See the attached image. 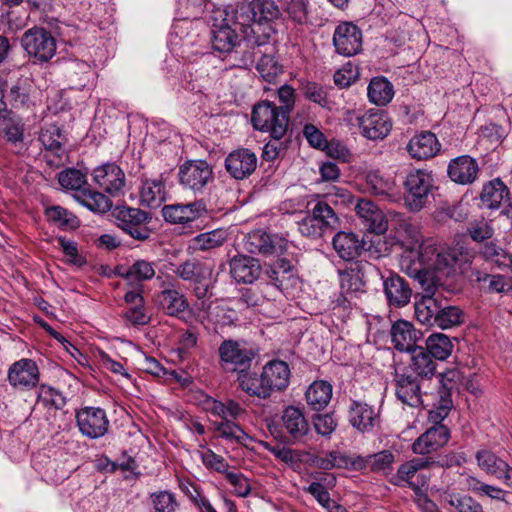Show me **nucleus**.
<instances>
[{"instance_id": "obj_1", "label": "nucleus", "mask_w": 512, "mask_h": 512, "mask_svg": "<svg viewBox=\"0 0 512 512\" xmlns=\"http://www.w3.org/2000/svg\"><path fill=\"white\" fill-rule=\"evenodd\" d=\"M235 25L240 27L247 43L262 47L269 43L274 32L271 22L277 19L281 12L273 0H252L237 2L232 9Z\"/></svg>"}, {"instance_id": "obj_2", "label": "nucleus", "mask_w": 512, "mask_h": 512, "mask_svg": "<svg viewBox=\"0 0 512 512\" xmlns=\"http://www.w3.org/2000/svg\"><path fill=\"white\" fill-rule=\"evenodd\" d=\"M467 260L463 247L440 249L433 238H427L418 250L417 259L411 256L400 258L402 271L414 278H421L432 272L449 276L455 265Z\"/></svg>"}, {"instance_id": "obj_3", "label": "nucleus", "mask_w": 512, "mask_h": 512, "mask_svg": "<svg viewBox=\"0 0 512 512\" xmlns=\"http://www.w3.org/2000/svg\"><path fill=\"white\" fill-rule=\"evenodd\" d=\"M290 379V368L282 360L266 363L260 374L247 372L238 375L239 387L249 396L267 399L275 391L284 390Z\"/></svg>"}, {"instance_id": "obj_4", "label": "nucleus", "mask_w": 512, "mask_h": 512, "mask_svg": "<svg viewBox=\"0 0 512 512\" xmlns=\"http://www.w3.org/2000/svg\"><path fill=\"white\" fill-rule=\"evenodd\" d=\"M371 270H374V266L363 261L350 263L345 269L338 270L341 294L336 299L337 306L344 309L357 306L356 300L365 293V276Z\"/></svg>"}, {"instance_id": "obj_5", "label": "nucleus", "mask_w": 512, "mask_h": 512, "mask_svg": "<svg viewBox=\"0 0 512 512\" xmlns=\"http://www.w3.org/2000/svg\"><path fill=\"white\" fill-rule=\"evenodd\" d=\"M301 235L317 239L331 233L339 225V218L334 209L325 201H317L311 212L297 222Z\"/></svg>"}, {"instance_id": "obj_6", "label": "nucleus", "mask_w": 512, "mask_h": 512, "mask_svg": "<svg viewBox=\"0 0 512 512\" xmlns=\"http://www.w3.org/2000/svg\"><path fill=\"white\" fill-rule=\"evenodd\" d=\"M251 121L256 130L269 133L275 140H280L286 134L289 125V117L268 100L254 105Z\"/></svg>"}, {"instance_id": "obj_7", "label": "nucleus", "mask_w": 512, "mask_h": 512, "mask_svg": "<svg viewBox=\"0 0 512 512\" xmlns=\"http://www.w3.org/2000/svg\"><path fill=\"white\" fill-rule=\"evenodd\" d=\"M21 46L33 58L34 63L48 62L56 54V39L42 27H33L24 32Z\"/></svg>"}, {"instance_id": "obj_8", "label": "nucleus", "mask_w": 512, "mask_h": 512, "mask_svg": "<svg viewBox=\"0 0 512 512\" xmlns=\"http://www.w3.org/2000/svg\"><path fill=\"white\" fill-rule=\"evenodd\" d=\"M117 227L126 232L132 238L145 241L150 237V229L147 223L151 216L145 211L128 206H118L113 211Z\"/></svg>"}, {"instance_id": "obj_9", "label": "nucleus", "mask_w": 512, "mask_h": 512, "mask_svg": "<svg viewBox=\"0 0 512 512\" xmlns=\"http://www.w3.org/2000/svg\"><path fill=\"white\" fill-rule=\"evenodd\" d=\"M433 187L432 175L424 170L411 171L404 181L405 203L409 210L420 211L427 203Z\"/></svg>"}, {"instance_id": "obj_10", "label": "nucleus", "mask_w": 512, "mask_h": 512, "mask_svg": "<svg viewBox=\"0 0 512 512\" xmlns=\"http://www.w3.org/2000/svg\"><path fill=\"white\" fill-rule=\"evenodd\" d=\"M213 178V169L205 160H187L178 170L180 185L194 193L202 192Z\"/></svg>"}, {"instance_id": "obj_11", "label": "nucleus", "mask_w": 512, "mask_h": 512, "mask_svg": "<svg viewBox=\"0 0 512 512\" xmlns=\"http://www.w3.org/2000/svg\"><path fill=\"white\" fill-rule=\"evenodd\" d=\"M430 462L424 458H414L403 463L397 470L394 484L407 485L415 494L426 491L429 484L430 474L426 470Z\"/></svg>"}, {"instance_id": "obj_12", "label": "nucleus", "mask_w": 512, "mask_h": 512, "mask_svg": "<svg viewBox=\"0 0 512 512\" xmlns=\"http://www.w3.org/2000/svg\"><path fill=\"white\" fill-rule=\"evenodd\" d=\"M75 418L80 433L89 439H99L109 430L106 411L100 407H83L76 412Z\"/></svg>"}, {"instance_id": "obj_13", "label": "nucleus", "mask_w": 512, "mask_h": 512, "mask_svg": "<svg viewBox=\"0 0 512 512\" xmlns=\"http://www.w3.org/2000/svg\"><path fill=\"white\" fill-rule=\"evenodd\" d=\"M393 384L395 395L402 404L414 408L423 404L420 380L410 370L396 369Z\"/></svg>"}, {"instance_id": "obj_14", "label": "nucleus", "mask_w": 512, "mask_h": 512, "mask_svg": "<svg viewBox=\"0 0 512 512\" xmlns=\"http://www.w3.org/2000/svg\"><path fill=\"white\" fill-rule=\"evenodd\" d=\"M93 182L112 197L123 194L126 185L124 171L115 163L107 162L96 167L92 173Z\"/></svg>"}, {"instance_id": "obj_15", "label": "nucleus", "mask_w": 512, "mask_h": 512, "mask_svg": "<svg viewBox=\"0 0 512 512\" xmlns=\"http://www.w3.org/2000/svg\"><path fill=\"white\" fill-rule=\"evenodd\" d=\"M333 45L338 54L351 57L362 50V32L352 22H342L335 28Z\"/></svg>"}, {"instance_id": "obj_16", "label": "nucleus", "mask_w": 512, "mask_h": 512, "mask_svg": "<svg viewBox=\"0 0 512 512\" xmlns=\"http://www.w3.org/2000/svg\"><path fill=\"white\" fill-rule=\"evenodd\" d=\"M395 239L405 250L401 258L409 255L411 259H417L420 246L427 240L423 237L420 226L409 219H399L397 221Z\"/></svg>"}, {"instance_id": "obj_17", "label": "nucleus", "mask_w": 512, "mask_h": 512, "mask_svg": "<svg viewBox=\"0 0 512 512\" xmlns=\"http://www.w3.org/2000/svg\"><path fill=\"white\" fill-rule=\"evenodd\" d=\"M257 164L256 154L248 148L235 149L225 158V169L236 180H244L251 176L256 170Z\"/></svg>"}, {"instance_id": "obj_18", "label": "nucleus", "mask_w": 512, "mask_h": 512, "mask_svg": "<svg viewBox=\"0 0 512 512\" xmlns=\"http://www.w3.org/2000/svg\"><path fill=\"white\" fill-rule=\"evenodd\" d=\"M7 379L15 389L30 390L39 382L38 366L33 360L22 358L10 365Z\"/></svg>"}, {"instance_id": "obj_19", "label": "nucleus", "mask_w": 512, "mask_h": 512, "mask_svg": "<svg viewBox=\"0 0 512 512\" xmlns=\"http://www.w3.org/2000/svg\"><path fill=\"white\" fill-rule=\"evenodd\" d=\"M139 203L142 206L156 209L159 208L167 199L166 183L163 175L149 177L146 173L140 176L139 185Z\"/></svg>"}, {"instance_id": "obj_20", "label": "nucleus", "mask_w": 512, "mask_h": 512, "mask_svg": "<svg viewBox=\"0 0 512 512\" xmlns=\"http://www.w3.org/2000/svg\"><path fill=\"white\" fill-rule=\"evenodd\" d=\"M219 355L225 365H232L234 370H239V374H242L247 373L245 370L249 368L255 352L244 343L225 340L219 347Z\"/></svg>"}, {"instance_id": "obj_21", "label": "nucleus", "mask_w": 512, "mask_h": 512, "mask_svg": "<svg viewBox=\"0 0 512 512\" xmlns=\"http://www.w3.org/2000/svg\"><path fill=\"white\" fill-rule=\"evenodd\" d=\"M357 124L364 137L370 140L385 138L392 128L389 117L380 110L370 109L361 116H357Z\"/></svg>"}, {"instance_id": "obj_22", "label": "nucleus", "mask_w": 512, "mask_h": 512, "mask_svg": "<svg viewBox=\"0 0 512 512\" xmlns=\"http://www.w3.org/2000/svg\"><path fill=\"white\" fill-rule=\"evenodd\" d=\"M311 463L321 470H332L335 468L360 470L365 466L364 457H351L339 450H332L315 455L311 458Z\"/></svg>"}, {"instance_id": "obj_23", "label": "nucleus", "mask_w": 512, "mask_h": 512, "mask_svg": "<svg viewBox=\"0 0 512 512\" xmlns=\"http://www.w3.org/2000/svg\"><path fill=\"white\" fill-rule=\"evenodd\" d=\"M157 280L161 281L160 287L162 288L155 295V303L157 306L169 316H179L185 312L188 307V301L185 296L173 287L172 283L167 284L162 280V276L158 275Z\"/></svg>"}, {"instance_id": "obj_24", "label": "nucleus", "mask_w": 512, "mask_h": 512, "mask_svg": "<svg viewBox=\"0 0 512 512\" xmlns=\"http://www.w3.org/2000/svg\"><path fill=\"white\" fill-rule=\"evenodd\" d=\"M206 213V205L201 200L188 204L166 205L162 209V215L167 222L182 225L194 222L205 216Z\"/></svg>"}, {"instance_id": "obj_25", "label": "nucleus", "mask_w": 512, "mask_h": 512, "mask_svg": "<svg viewBox=\"0 0 512 512\" xmlns=\"http://www.w3.org/2000/svg\"><path fill=\"white\" fill-rule=\"evenodd\" d=\"M349 423L361 433L371 432L380 424L379 412L371 405L352 400L348 409Z\"/></svg>"}, {"instance_id": "obj_26", "label": "nucleus", "mask_w": 512, "mask_h": 512, "mask_svg": "<svg viewBox=\"0 0 512 512\" xmlns=\"http://www.w3.org/2000/svg\"><path fill=\"white\" fill-rule=\"evenodd\" d=\"M287 243L278 236H271L263 230L257 229L245 237V249L252 254L271 255L286 249Z\"/></svg>"}, {"instance_id": "obj_27", "label": "nucleus", "mask_w": 512, "mask_h": 512, "mask_svg": "<svg viewBox=\"0 0 512 512\" xmlns=\"http://www.w3.org/2000/svg\"><path fill=\"white\" fill-rule=\"evenodd\" d=\"M231 277L237 283L252 284L262 273V267L259 260L238 254L229 261Z\"/></svg>"}, {"instance_id": "obj_28", "label": "nucleus", "mask_w": 512, "mask_h": 512, "mask_svg": "<svg viewBox=\"0 0 512 512\" xmlns=\"http://www.w3.org/2000/svg\"><path fill=\"white\" fill-rule=\"evenodd\" d=\"M450 438V431L445 425H434L427 429L412 444L416 454H430L443 447Z\"/></svg>"}, {"instance_id": "obj_29", "label": "nucleus", "mask_w": 512, "mask_h": 512, "mask_svg": "<svg viewBox=\"0 0 512 512\" xmlns=\"http://www.w3.org/2000/svg\"><path fill=\"white\" fill-rule=\"evenodd\" d=\"M390 336L396 350L411 352L417 348L416 343L422 338V333L412 323L406 320H398L392 324Z\"/></svg>"}, {"instance_id": "obj_30", "label": "nucleus", "mask_w": 512, "mask_h": 512, "mask_svg": "<svg viewBox=\"0 0 512 512\" xmlns=\"http://www.w3.org/2000/svg\"><path fill=\"white\" fill-rule=\"evenodd\" d=\"M441 144L436 135L430 131H423L414 135L407 144V151L413 159L427 160L437 155Z\"/></svg>"}, {"instance_id": "obj_31", "label": "nucleus", "mask_w": 512, "mask_h": 512, "mask_svg": "<svg viewBox=\"0 0 512 512\" xmlns=\"http://www.w3.org/2000/svg\"><path fill=\"white\" fill-rule=\"evenodd\" d=\"M477 161L469 155H462L452 159L448 165V176L461 185L473 183L479 173Z\"/></svg>"}, {"instance_id": "obj_32", "label": "nucleus", "mask_w": 512, "mask_h": 512, "mask_svg": "<svg viewBox=\"0 0 512 512\" xmlns=\"http://www.w3.org/2000/svg\"><path fill=\"white\" fill-rule=\"evenodd\" d=\"M39 141L49 154H46L47 162L59 165L65 156L63 148L64 136L58 126L51 124L43 128L39 135Z\"/></svg>"}, {"instance_id": "obj_33", "label": "nucleus", "mask_w": 512, "mask_h": 512, "mask_svg": "<svg viewBox=\"0 0 512 512\" xmlns=\"http://www.w3.org/2000/svg\"><path fill=\"white\" fill-rule=\"evenodd\" d=\"M355 211L368 231L381 234L387 230L384 213L371 200L359 199L355 205Z\"/></svg>"}, {"instance_id": "obj_34", "label": "nucleus", "mask_w": 512, "mask_h": 512, "mask_svg": "<svg viewBox=\"0 0 512 512\" xmlns=\"http://www.w3.org/2000/svg\"><path fill=\"white\" fill-rule=\"evenodd\" d=\"M383 287L390 306L403 307L409 303L412 291L408 283L399 275L390 273L384 278Z\"/></svg>"}, {"instance_id": "obj_35", "label": "nucleus", "mask_w": 512, "mask_h": 512, "mask_svg": "<svg viewBox=\"0 0 512 512\" xmlns=\"http://www.w3.org/2000/svg\"><path fill=\"white\" fill-rule=\"evenodd\" d=\"M509 194L508 187L500 178L492 179L482 186L479 194L480 207L489 210L499 209Z\"/></svg>"}, {"instance_id": "obj_36", "label": "nucleus", "mask_w": 512, "mask_h": 512, "mask_svg": "<svg viewBox=\"0 0 512 512\" xmlns=\"http://www.w3.org/2000/svg\"><path fill=\"white\" fill-rule=\"evenodd\" d=\"M332 244L340 258L352 261L364 250L365 242L352 232L340 231L333 237Z\"/></svg>"}, {"instance_id": "obj_37", "label": "nucleus", "mask_w": 512, "mask_h": 512, "mask_svg": "<svg viewBox=\"0 0 512 512\" xmlns=\"http://www.w3.org/2000/svg\"><path fill=\"white\" fill-rule=\"evenodd\" d=\"M303 136L312 147L326 151L331 157L344 158L348 153L343 145L327 141L324 134L313 124H306L304 126Z\"/></svg>"}, {"instance_id": "obj_38", "label": "nucleus", "mask_w": 512, "mask_h": 512, "mask_svg": "<svg viewBox=\"0 0 512 512\" xmlns=\"http://www.w3.org/2000/svg\"><path fill=\"white\" fill-rule=\"evenodd\" d=\"M282 426L293 442L302 441L310 430L301 410L294 406H288L283 411Z\"/></svg>"}, {"instance_id": "obj_39", "label": "nucleus", "mask_w": 512, "mask_h": 512, "mask_svg": "<svg viewBox=\"0 0 512 512\" xmlns=\"http://www.w3.org/2000/svg\"><path fill=\"white\" fill-rule=\"evenodd\" d=\"M238 43V35L226 23V18L220 25L213 24L211 29V45L215 51L229 53Z\"/></svg>"}, {"instance_id": "obj_40", "label": "nucleus", "mask_w": 512, "mask_h": 512, "mask_svg": "<svg viewBox=\"0 0 512 512\" xmlns=\"http://www.w3.org/2000/svg\"><path fill=\"white\" fill-rule=\"evenodd\" d=\"M173 272L183 281L201 284L210 275L211 270L197 259H188L177 265Z\"/></svg>"}, {"instance_id": "obj_41", "label": "nucleus", "mask_w": 512, "mask_h": 512, "mask_svg": "<svg viewBox=\"0 0 512 512\" xmlns=\"http://www.w3.org/2000/svg\"><path fill=\"white\" fill-rule=\"evenodd\" d=\"M366 189L373 195L389 200H394L397 196L394 179L382 175L379 171H372L366 175Z\"/></svg>"}, {"instance_id": "obj_42", "label": "nucleus", "mask_w": 512, "mask_h": 512, "mask_svg": "<svg viewBox=\"0 0 512 512\" xmlns=\"http://www.w3.org/2000/svg\"><path fill=\"white\" fill-rule=\"evenodd\" d=\"M406 368L418 378H431L436 371V363L423 347H417L411 351V362Z\"/></svg>"}, {"instance_id": "obj_43", "label": "nucleus", "mask_w": 512, "mask_h": 512, "mask_svg": "<svg viewBox=\"0 0 512 512\" xmlns=\"http://www.w3.org/2000/svg\"><path fill=\"white\" fill-rule=\"evenodd\" d=\"M332 397V386L330 383L320 380L313 382L305 393L308 406L315 411L323 410Z\"/></svg>"}, {"instance_id": "obj_44", "label": "nucleus", "mask_w": 512, "mask_h": 512, "mask_svg": "<svg viewBox=\"0 0 512 512\" xmlns=\"http://www.w3.org/2000/svg\"><path fill=\"white\" fill-rule=\"evenodd\" d=\"M228 239V231L224 228L213 229L200 233L191 240L195 251H209L221 247Z\"/></svg>"}, {"instance_id": "obj_45", "label": "nucleus", "mask_w": 512, "mask_h": 512, "mask_svg": "<svg viewBox=\"0 0 512 512\" xmlns=\"http://www.w3.org/2000/svg\"><path fill=\"white\" fill-rule=\"evenodd\" d=\"M367 95L370 102L385 106L393 99V85L385 77H374L368 85Z\"/></svg>"}, {"instance_id": "obj_46", "label": "nucleus", "mask_w": 512, "mask_h": 512, "mask_svg": "<svg viewBox=\"0 0 512 512\" xmlns=\"http://www.w3.org/2000/svg\"><path fill=\"white\" fill-rule=\"evenodd\" d=\"M478 466L487 474L493 475L498 479H502L511 467L507 462L499 458L496 454L489 450H480L476 454Z\"/></svg>"}, {"instance_id": "obj_47", "label": "nucleus", "mask_w": 512, "mask_h": 512, "mask_svg": "<svg viewBox=\"0 0 512 512\" xmlns=\"http://www.w3.org/2000/svg\"><path fill=\"white\" fill-rule=\"evenodd\" d=\"M75 199L84 207L92 212L104 213L108 211L111 206V200L101 192L92 191L90 189H83L75 194Z\"/></svg>"}, {"instance_id": "obj_48", "label": "nucleus", "mask_w": 512, "mask_h": 512, "mask_svg": "<svg viewBox=\"0 0 512 512\" xmlns=\"http://www.w3.org/2000/svg\"><path fill=\"white\" fill-rule=\"evenodd\" d=\"M426 351L436 360H445L451 355L453 344L447 335L434 333L426 340Z\"/></svg>"}, {"instance_id": "obj_49", "label": "nucleus", "mask_w": 512, "mask_h": 512, "mask_svg": "<svg viewBox=\"0 0 512 512\" xmlns=\"http://www.w3.org/2000/svg\"><path fill=\"white\" fill-rule=\"evenodd\" d=\"M291 269L292 266L290 261L284 258L267 266L264 273L268 284L274 286L278 290H282L284 282L290 277Z\"/></svg>"}, {"instance_id": "obj_50", "label": "nucleus", "mask_w": 512, "mask_h": 512, "mask_svg": "<svg viewBox=\"0 0 512 512\" xmlns=\"http://www.w3.org/2000/svg\"><path fill=\"white\" fill-rule=\"evenodd\" d=\"M439 304L433 297H423L415 304L416 319L423 325L436 326Z\"/></svg>"}, {"instance_id": "obj_51", "label": "nucleus", "mask_w": 512, "mask_h": 512, "mask_svg": "<svg viewBox=\"0 0 512 512\" xmlns=\"http://www.w3.org/2000/svg\"><path fill=\"white\" fill-rule=\"evenodd\" d=\"M37 402L46 409L60 410L66 405V397L51 385L41 384L37 389Z\"/></svg>"}, {"instance_id": "obj_52", "label": "nucleus", "mask_w": 512, "mask_h": 512, "mask_svg": "<svg viewBox=\"0 0 512 512\" xmlns=\"http://www.w3.org/2000/svg\"><path fill=\"white\" fill-rule=\"evenodd\" d=\"M206 317L216 328L231 325L238 320L237 313L234 309L220 304L208 305Z\"/></svg>"}, {"instance_id": "obj_53", "label": "nucleus", "mask_w": 512, "mask_h": 512, "mask_svg": "<svg viewBox=\"0 0 512 512\" xmlns=\"http://www.w3.org/2000/svg\"><path fill=\"white\" fill-rule=\"evenodd\" d=\"M480 253L486 261L495 264L499 268H509L512 266V255L495 242H486L481 247Z\"/></svg>"}, {"instance_id": "obj_54", "label": "nucleus", "mask_w": 512, "mask_h": 512, "mask_svg": "<svg viewBox=\"0 0 512 512\" xmlns=\"http://www.w3.org/2000/svg\"><path fill=\"white\" fill-rule=\"evenodd\" d=\"M156 276V262L146 259L135 260L127 269L126 278L137 281H150Z\"/></svg>"}, {"instance_id": "obj_55", "label": "nucleus", "mask_w": 512, "mask_h": 512, "mask_svg": "<svg viewBox=\"0 0 512 512\" xmlns=\"http://www.w3.org/2000/svg\"><path fill=\"white\" fill-rule=\"evenodd\" d=\"M441 497L444 503L454 507L458 512H483L482 506L470 496L445 491Z\"/></svg>"}, {"instance_id": "obj_56", "label": "nucleus", "mask_w": 512, "mask_h": 512, "mask_svg": "<svg viewBox=\"0 0 512 512\" xmlns=\"http://www.w3.org/2000/svg\"><path fill=\"white\" fill-rule=\"evenodd\" d=\"M209 411L213 415L221 417L222 421L229 420V418L235 420L244 413V409L234 400L221 402L213 399L210 402Z\"/></svg>"}, {"instance_id": "obj_57", "label": "nucleus", "mask_w": 512, "mask_h": 512, "mask_svg": "<svg viewBox=\"0 0 512 512\" xmlns=\"http://www.w3.org/2000/svg\"><path fill=\"white\" fill-rule=\"evenodd\" d=\"M436 326L441 329H449L463 322V312L457 306H442L439 304V313L436 316Z\"/></svg>"}, {"instance_id": "obj_58", "label": "nucleus", "mask_w": 512, "mask_h": 512, "mask_svg": "<svg viewBox=\"0 0 512 512\" xmlns=\"http://www.w3.org/2000/svg\"><path fill=\"white\" fill-rule=\"evenodd\" d=\"M256 69L263 80L269 83L273 82L282 73V66L273 55L266 52L259 59Z\"/></svg>"}, {"instance_id": "obj_59", "label": "nucleus", "mask_w": 512, "mask_h": 512, "mask_svg": "<svg viewBox=\"0 0 512 512\" xmlns=\"http://www.w3.org/2000/svg\"><path fill=\"white\" fill-rule=\"evenodd\" d=\"M215 429L221 438L231 442L244 444L250 438L238 424L230 420L221 421Z\"/></svg>"}, {"instance_id": "obj_60", "label": "nucleus", "mask_w": 512, "mask_h": 512, "mask_svg": "<svg viewBox=\"0 0 512 512\" xmlns=\"http://www.w3.org/2000/svg\"><path fill=\"white\" fill-rule=\"evenodd\" d=\"M365 467L369 466L370 469L377 473L388 474L392 470L394 462V454L391 451L383 450L373 455L364 458Z\"/></svg>"}, {"instance_id": "obj_61", "label": "nucleus", "mask_w": 512, "mask_h": 512, "mask_svg": "<svg viewBox=\"0 0 512 512\" xmlns=\"http://www.w3.org/2000/svg\"><path fill=\"white\" fill-rule=\"evenodd\" d=\"M58 182L64 189L74 190L78 193L86 184V175L78 169L69 168L59 173Z\"/></svg>"}, {"instance_id": "obj_62", "label": "nucleus", "mask_w": 512, "mask_h": 512, "mask_svg": "<svg viewBox=\"0 0 512 512\" xmlns=\"http://www.w3.org/2000/svg\"><path fill=\"white\" fill-rule=\"evenodd\" d=\"M45 217L49 222L59 227H74L77 220L76 217L65 208L54 205L45 209Z\"/></svg>"}, {"instance_id": "obj_63", "label": "nucleus", "mask_w": 512, "mask_h": 512, "mask_svg": "<svg viewBox=\"0 0 512 512\" xmlns=\"http://www.w3.org/2000/svg\"><path fill=\"white\" fill-rule=\"evenodd\" d=\"M308 4V0H289L284 6V12L293 23L303 25L308 19Z\"/></svg>"}, {"instance_id": "obj_64", "label": "nucleus", "mask_w": 512, "mask_h": 512, "mask_svg": "<svg viewBox=\"0 0 512 512\" xmlns=\"http://www.w3.org/2000/svg\"><path fill=\"white\" fill-rule=\"evenodd\" d=\"M301 91L304 97L321 107H327L329 104L326 89L315 82L305 81L301 84Z\"/></svg>"}]
</instances>
